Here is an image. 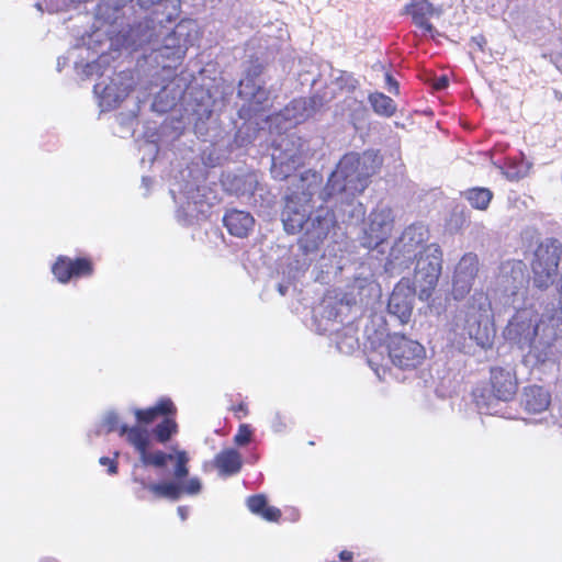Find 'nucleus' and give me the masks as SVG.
<instances>
[{
	"instance_id": "obj_23",
	"label": "nucleus",
	"mask_w": 562,
	"mask_h": 562,
	"mask_svg": "<svg viewBox=\"0 0 562 562\" xmlns=\"http://www.w3.org/2000/svg\"><path fill=\"white\" fill-rule=\"evenodd\" d=\"M153 4L151 13L155 14V19L158 24L164 22H171L178 18L179 4L177 0H149Z\"/></svg>"
},
{
	"instance_id": "obj_34",
	"label": "nucleus",
	"mask_w": 562,
	"mask_h": 562,
	"mask_svg": "<svg viewBox=\"0 0 562 562\" xmlns=\"http://www.w3.org/2000/svg\"><path fill=\"white\" fill-rule=\"evenodd\" d=\"M385 81H386V87H387L389 91L394 94H398V92H400L398 82L389 72L385 74Z\"/></svg>"
},
{
	"instance_id": "obj_15",
	"label": "nucleus",
	"mask_w": 562,
	"mask_h": 562,
	"mask_svg": "<svg viewBox=\"0 0 562 562\" xmlns=\"http://www.w3.org/2000/svg\"><path fill=\"white\" fill-rule=\"evenodd\" d=\"M414 299L415 293L408 286L395 285L387 302L389 313L396 316L401 324H407L413 314Z\"/></svg>"
},
{
	"instance_id": "obj_1",
	"label": "nucleus",
	"mask_w": 562,
	"mask_h": 562,
	"mask_svg": "<svg viewBox=\"0 0 562 562\" xmlns=\"http://www.w3.org/2000/svg\"><path fill=\"white\" fill-rule=\"evenodd\" d=\"M382 164V157L372 150L345 154L327 179L323 190L324 200L338 195L353 199L362 194L371 183V178L380 171Z\"/></svg>"
},
{
	"instance_id": "obj_28",
	"label": "nucleus",
	"mask_w": 562,
	"mask_h": 562,
	"mask_svg": "<svg viewBox=\"0 0 562 562\" xmlns=\"http://www.w3.org/2000/svg\"><path fill=\"white\" fill-rule=\"evenodd\" d=\"M117 136L121 138L133 137L138 128L139 119L135 111L121 112L117 115Z\"/></svg>"
},
{
	"instance_id": "obj_16",
	"label": "nucleus",
	"mask_w": 562,
	"mask_h": 562,
	"mask_svg": "<svg viewBox=\"0 0 562 562\" xmlns=\"http://www.w3.org/2000/svg\"><path fill=\"white\" fill-rule=\"evenodd\" d=\"M223 224L232 236L246 238L254 229L255 218L249 212L232 209L224 214Z\"/></svg>"
},
{
	"instance_id": "obj_31",
	"label": "nucleus",
	"mask_w": 562,
	"mask_h": 562,
	"mask_svg": "<svg viewBox=\"0 0 562 562\" xmlns=\"http://www.w3.org/2000/svg\"><path fill=\"white\" fill-rule=\"evenodd\" d=\"M119 453L115 452L114 457H101L99 459V464L103 468H105V471L108 474L113 475L117 472V458Z\"/></svg>"
},
{
	"instance_id": "obj_9",
	"label": "nucleus",
	"mask_w": 562,
	"mask_h": 562,
	"mask_svg": "<svg viewBox=\"0 0 562 562\" xmlns=\"http://www.w3.org/2000/svg\"><path fill=\"white\" fill-rule=\"evenodd\" d=\"M537 316L538 314L533 311L518 310L504 329L505 338L519 348L531 347L539 331Z\"/></svg>"
},
{
	"instance_id": "obj_18",
	"label": "nucleus",
	"mask_w": 562,
	"mask_h": 562,
	"mask_svg": "<svg viewBox=\"0 0 562 562\" xmlns=\"http://www.w3.org/2000/svg\"><path fill=\"white\" fill-rule=\"evenodd\" d=\"M464 330L480 347L486 349L492 346V337L486 324H482V317L473 307L465 314Z\"/></svg>"
},
{
	"instance_id": "obj_14",
	"label": "nucleus",
	"mask_w": 562,
	"mask_h": 562,
	"mask_svg": "<svg viewBox=\"0 0 562 562\" xmlns=\"http://www.w3.org/2000/svg\"><path fill=\"white\" fill-rule=\"evenodd\" d=\"M480 269L479 258L468 252L460 259L453 274L451 294L457 301L463 300L472 290Z\"/></svg>"
},
{
	"instance_id": "obj_32",
	"label": "nucleus",
	"mask_w": 562,
	"mask_h": 562,
	"mask_svg": "<svg viewBox=\"0 0 562 562\" xmlns=\"http://www.w3.org/2000/svg\"><path fill=\"white\" fill-rule=\"evenodd\" d=\"M251 438V430L245 424H241L238 432L234 437V441L236 445L244 446L249 442Z\"/></svg>"
},
{
	"instance_id": "obj_19",
	"label": "nucleus",
	"mask_w": 562,
	"mask_h": 562,
	"mask_svg": "<svg viewBox=\"0 0 562 562\" xmlns=\"http://www.w3.org/2000/svg\"><path fill=\"white\" fill-rule=\"evenodd\" d=\"M177 407L169 397H161L154 406L143 409V422H175Z\"/></svg>"
},
{
	"instance_id": "obj_38",
	"label": "nucleus",
	"mask_w": 562,
	"mask_h": 562,
	"mask_svg": "<svg viewBox=\"0 0 562 562\" xmlns=\"http://www.w3.org/2000/svg\"><path fill=\"white\" fill-rule=\"evenodd\" d=\"M352 552L344 550L339 553V559L344 562H352Z\"/></svg>"
},
{
	"instance_id": "obj_30",
	"label": "nucleus",
	"mask_w": 562,
	"mask_h": 562,
	"mask_svg": "<svg viewBox=\"0 0 562 562\" xmlns=\"http://www.w3.org/2000/svg\"><path fill=\"white\" fill-rule=\"evenodd\" d=\"M177 424H158L156 437L160 442L167 441L176 432Z\"/></svg>"
},
{
	"instance_id": "obj_24",
	"label": "nucleus",
	"mask_w": 562,
	"mask_h": 562,
	"mask_svg": "<svg viewBox=\"0 0 562 562\" xmlns=\"http://www.w3.org/2000/svg\"><path fill=\"white\" fill-rule=\"evenodd\" d=\"M215 465L221 474L233 475L241 468V457L236 450L227 449L215 457Z\"/></svg>"
},
{
	"instance_id": "obj_4",
	"label": "nucleus",
	"mask_w": 562,
	"mask_h": 562,
	"mask_svg": "<svg viewBox=\"0 0 562 562\" xmlns=\"http://www.w3.org/2000/svg\"><path fill=\"white\" fill-rule=\"evenodd\" d=\"M385 347L392 364L402 371L418 370L427 359L425 346L405 334H387Z\"/></svg>"
},
{
	"instance_id": "obj_25",
	"label": "nucleus",
	"mask_w": 562,
	"mask_h": 562,
	"mask_svg": "<svg viewBox=\"0 0 562 562\" xmlns=\"http://www.w3.org/2000/svg\"><path fill=\"white\" fill-rule=\"evenodd\" d=\"M432 5L428 3L426 7L417 3H408L405 7V13L412 15L413 23L422 29L426 33L434 32V25L429 22L427 18V12H431Z\"/></svg>"
},
{
	"instance_id": "obj_35",
	"label": "nucleus",
	"mask_w": 562,
	"mask_h": 562,
	"mask_svg": "<svg viewBox=\"0 0 562 562\" xmlns=\"http://www.w3.org/2000/svg\"><path fill=\"white\" fill-rule=\"evenodd\" d=\"M448 79L446 76H441L437 79H435L434 83H432V87L435 90H443L448 87Z\"/></svg>"
},
{
	"instance_id": "obj_2",
	"label": "nucleus",
	"mask_w": 562,
	"mask_h": 562,
	"mask_svg": "<svg viewBox=\"0 0 562 562\" xmlns=\"http://www.w3.org/2000/svg\"><path fill=\"white\" fill-rule=\"evenodd\" d=\"M518 385L514 369L492 367L486 386H477L472 392L476 408L481 414L496 415L498 402L513 401L518 392Z\"/></svg>"
},
{
	"instance_id": "obj_5",
	"label": "nucleus",
	"mask_w": 562,
	"mask_h": 562,
	"mask_svg": "<svg viewBox=\"0 0 562 562\" xmlns=\"http://www.w3.org/2000/svg\"><path fill=\"white\" fill-rule=\"evenodd\" d=\"M143 446L145 442L143 441ZM189 457L186 451L172 450L170 452L155 451L147 452L143 447V465L153 464L155 467H167L171 464L173 467V476L177 483L180 484L182 495H198L202 490L201 481L198 477H191L187 481H182L189 473L188 464Z\"/></svg>"
},
{
	"instance_id": "obj_3",
	"label": "nucleus",
	"mask_w": 562,
	"mask_h": 562,
	"mask_svg": "<svg viewBox=\"0 0 562 562\" xmlns=\"http://www.w3.org/2000/svg\"><path fill=\"white\" fill-rule=\"evenodd\" d=\"M562 259V243L554 237L540 240L529 259L532 286L546 291L551 288L559 274Z\"/></svg>"
},
{
	"instance_id": "obj_26",
	"label": "nucleus",
	"mask_w": 562,
	"mask_h": 562,
	"mask_svg": "<svg viewBox=\"0 0 562 562\" xmlns=\"http://www.w3.org/2000/svg\"><path fill=\"white\" fill-rule=\"evenodd\" d=\"M373 111L384 117H391L396 112V103L389 95L382 92H372L368 98Z\"/></svg>"
},
{
	"instance_id": "obj_42",
	"label": "nucleus",
	"mask_w": 562,
	"mask_h": 562,
	"mask_svg": "<svg viewBox=\"0 0 562 562\" xmlns=\"http://www.w3.org/2000/svg\"><path fill=\"white\" fill-rule=\"evenodd\" d=\"M42 562H58V561H56L55 559H44V560H42Z\"/></svg>"
},
{
	"instance_id": "obj_39",
	"label": "nucleus",
	"mask_w": 562,
	"mask_h": 562,
	"mask_svg": "<svg viewBox=\"0 0 562 562\" xmlns=\"http://www.w3.org/2000/svg\"><path fill=\"white\" fill-rule=\"evenodd\" d=\"M178 515L182 521H184L189 516V508L186 506L178 507Z\"/></svg>"
},
{
	"instance_id": "obj_27",
	"label": "nucleus",
	"mask_w": 562,
	"mask_h": 562,
	"mask_svg": "<svg viewBox=\"0 0 562 562\" xmlns=\"http://www.w3.org/2000/svg\"><path fill=\"white\" fill-rule=\"evenodd\" d=\"M147 490L155 498L177 501L182 495L181 486L177 481L148 484Z\"/></svg>"
},
{
	"instance_id": "obj_6",
	"label": "nucleus",
	"mask_w": 562,
	"mask_h": 562,
	"mask_svg": "<svg viewBox=\"0 0 562 562\" xmlns=\"http://www.w3.org/2000/svg\"><path fill=\"white\" fill-rule=\"evenodd\" d=\"M442 270V251L437 244L424 246L416 256L415 280L420 286L419 296L429 299Z\"/></svg>"
},
{
	"instance_id": "obj_12",
	"label": "nucleus",
	"mask_w": 562,
	"mask_h": 562,
	"mask_svg": "<svg viewBox=\"0 0 562 562\" xmlns=\"http://www.w3.org/2000/svg\"><path fill=\"white\" fill-rule=\"evenodd\" d=\"M94 272V262L91 257L70 258L58 256L52 266V273L59 283L66 284L71 280L89 278Z\"/></svg>"
},
{
	"instance_id": "obj_17",
	"label": "nucleus",
	"mask_w": 562,
	"mask_h": 562,
	"mask_svg": "<svg viewBox=\"0 0 562 562\" xmlns=\"http://www.w3.org/2000/svg\"><path fill=\"white\" fill-rule=\"evenodd\" d=\"M551 395L543 386L528 385L524 389L521 405L529 414H540L549 408Z\"/></svg>"
},
{
	"instance_id": "obj_37",
	"label": "nucleus",
	"mask_w": 562,
	"mask_h": 562,
	"mask_svg": "<svg viewBox=\"0 0 562 562\" xmlns=\"http://www.w3.org/2000/svg\"><path fill=\"white\" fill-rule=\"evenodd\" d=\"M120 415L115 412H109L106 413V415L104 416L103 418V422H109V423H112V422H120Z\"/></svg>"
},
{
	"instance_id": "obj_22",
	"label": "nucleus",
	"mask_w": 562,
	"mask_h": 562,
	"mask_svg": "<svg viewBox=\"0 0 562 562\" xmlns=\"http://www.w3.org/2000/svg\"><path fill=\"white\" fill-rule=\"evenodd\" d=\"M247 507L252 514L258 515L268 521H278L281 517L280 509L269 506L266 496L262 494L248 497Z\"/></svg>"
},
{
	"instance_id": "obj_13",
	"label": "nucleus",
	"mask_w": 562,
	"mask_h": 562,
	"mask_svg": "<svg viewBox=\"0 0 562 562\" xmlns=\"http://www.w3.org/2000/svg\"><path fill=\"white\" fill-rule=\"evenodd\" d=\"M311 196H303L296 192L288 194L281 212L283 228L288 234L294 235L303 231L308 218V202Z\"/></svg>"
},
{
	"instance_id": "obj_10",
	"label": "nucleus",
	"mask_w": 562,
	"mask_h": 562,
	"mask_svg": "<svg viewBox=\"0 0 562 562\" xmlns=\"http://www.w3.org/2000/svg\"><path fill=\"white\" fill-rule=\"evenodd\" d=\"M190 32L186 24L178 23L176 27L164 38L158 49L162 61V68H177L186 57L190 45Z\"/></svg>"
},
{
	"instance_id": "obj_21",
	"label": "nucleus",
	"mask_w": 562,
	"mask_h": 562,
	"mask_svg": "<svg viewBox=\"0 0 562 562\" xmlns=\"http://www.w3.org/2000/svg\"><path fill=\"white\" fill-rule=\"evenodd\" d=\"M501 270L504 278L503 283L515 293L524 282L525 263L521 260H508L502 265Z\"/></svg>"
},
{
	"instance_id": "obj_7",
	"label": "nucleus",
	"mask_w": 562,
	"mask_h": 562,
	"mask_svg": "<svg viewBox=\"0 0 562 562\" xmlns=\"http://www.w3.org/2000/svg\"><path fill=\"white\" fill-rule=\"evenodd\" d=\"M335 225L334 212L325 206L317 207L308 215L305 223V228L300 238L302 249L305 252L318 250Z\"/></svg>"
},
{
	"instance_id": "obj_29",
	"label": "nucleus",
	"mask_w": 562,
	"mask_h": 562,
	"mask_svg": "<svg viewBox=\"0 0 562 562\" xmlns=\"http://www.w3.org/2000/svg\"><path fill=\"white\" fill-rule=\"evenodd\" d=\"M108 431H117L122 438L140 452V424H134L132 427L126 424H111Z\"/></svg>"
},
{
	"instance_id": "obj_20",
	"label": "nucleus",
	"mask_w": 562,
	"mask_h": 562,
	"mask_svg": "<svg viewBox=\"0 0 562 562\" xmlns=\"http://www.w3.org/2000/svg\"><path fill=\"white\" fill-rule=\"evenodd\" d=\"M461 196L476 211H486L494 198L491 189L485 187H472L461 192Z\"/></svg>"
},
{
	"instance_id": "obj_41",
	"label": "nucleus",
	"mask_w": 562,
	"mask_h": 562,
	"mask_svg": "<svg viewBox=\"0 0 562 562\" xmlns=\"http://www.w3.org/2000/svg\"><path fill=\"white\" fill-rule=\"evenodd\" d=\"M135 417H136V422H140V409L139 408L135 409Z\"/></svg>"
},
{
	"instance_id": "obj_36",
	"label": "nucleus",
	"mask_w": 562,
	"mask_h": 562,
	"mask_svg": "<svg viewBox=\"0 0 562 562\" xmlns=\"http://www.w3.org/2000/svg\"><path fill=\"white\" fill-rule=\"evenodd\" d=\"M471 41L479 47L480 50H482V52L484 50V47L486 45V40L483 35L474 36V37H472Z\"/></svg>"
},
{
	"instance_id": "obj_40",
	"label": "nucleus",
	"mask_w": 562,
	"mask_h": 562,
	"mask_svg": "<svg viewBox=\"0 0 562 562\" xmlns=\"http://www.w3.org/2000/svg\"><path fill=\"white\" fill-rule=\"evenodd\" d=\"M271 172L276 179L283 180L288 177V175H282L278 171L276 162L272 164Z\"/></svg>"
},
{
	"instance_id": "obj_33",
	"label": "nucleus",
	"mask_w": 562,
	"mask_h": 562,
	"mask_svg": "<svg viewBox=\"0 0 562 562\" xmlns=\"http://www.w3.org/2000/svg\"><path fill=\"white\" fill-rule=\"evenodd\" d=\"M229 409L234 413V417L236 419H243L248 416V407L244 402H240L237 405H232Z\"/></svg>"
},
{
	"instance_id": "obj_11",
	"label": "nucleus",
	"mask_w": 562,
	"mask_h": 562,
	"mask_svg": "<svg viewBox=\"0 0 562 562\" xmlns=\"http://www.w3.org/2000/svg\"><path fill=\"white\" fill-rule=\"evenodd\" d=\"M393 226L394 216L390 207L374 209L369 215L362 245L369 249L379 247L390 237Z\"/></svg>"
},
{
	"instance_id": "obj_8",
	"label": "nucleus",
	"mask_w": 562,
	"mask_h": 562,
	"mask_svg": "<svg viewBox=\"0 0 562 562\" xmlns=\"http://www.w3.org/2000/svg\"><path fill=\"white\" fill-rule=\"evenodd\" d=\"M136 82L131 71H121L103 85L98 82L93 91L99 98V105L102 111L116 109L135 89Z\"/></svg>"
}]
</instances>
